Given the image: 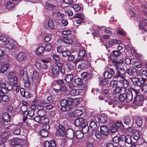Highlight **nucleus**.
Instances as JSON below:
<instances>
[{
	"instance_id": "f257e3e1",
	"label": "nucleus",
	"mask_w": 147,
	"mask_h": 147,
	"mask_svg": "<svg viewBox=\"0 0 147 147\" xmlns=\"http://www.w3.org/2000/svg\"><path fill=\"white\" fill-rule=\"evenodd\" d=\"M109 71L104 73L105 78H110L113 76L114 78L117 79H121L123 80H126L128 78L125 71H121L116 69H114L112 68H109Z\"/></svg>"
},
{
	"instance_id": "f03ea898",
	"label": "nucleus",
	"mask_w": 147,
	"mask_h": 147,
	"mask_svg": "<svg viewBox=\"0 0 147 147\" xmlns=\"http://www.w3.org/2000/svg\"><path fill=\"white\" fill-rule=\"evenodd\" d=\"M73 101L71 98H68L67 100H62L60 101V104L61 107V110L63 111H69L71 108V105Z\"/></svg>"
},
{
	"instance_id": "7ed1b4c3",
	"label": "nucleus",
	"mask_w": 147,
	"mask_h": 147,
	"mask_svg": "<svg viewBox=\"0 0 147 147\" xmlns=\"http://www.w3.org/2000/svg\"><path fill=\"white\" fill-rule=\"evenodd\" d=\"M139 90L135 88H132L130 90L128 91L125 96L126 100L128 102L131 101L133 98V94L136 95L138 93Z\"/></svg>"
},
{
	"instance_id": "20e7f679",
	"label": "nucleus",
	"mask_w": 147,
	"mask_h": 147,
	"mask_svg": "<svg viewBox=\"0 0 147 147\" xmlns=\"http://www.w3.org/2000/svg\"><path fill=\"white\" fill-rule=\"evenodd\" d=\"M18 45L16 41L12 40L6 41L5 44V47L9 50L16 49Z\"/></svg>"
},
{
	"instance_id": "39448f33",
	"label": "nucleus",
	"mask_w": 147,
	"mask_h": 147,
	"mask_svg": "<svg viewBox=\"0 0 147 147\" xmlns=\"http://www.w3.org/2000/svg\"><path fill=\"white\" fill-rule=\"evenodd\" d=\"M66 133L65 129L62 125H59V128L56 132V135L58 137L63 136Z\"/></svg>"
},
{
	"instance_id": "423d86ee",
	"label": "nucleus",
	"mask_w": 147,
	"mask_h": 147,
	"mask_svg": "<svg viewBox=\"0 0 147 147\" xmlns=\"http://www.w3.org/2000/svg\"><path fill=\"white\" fill-rule=\"evenodd\" d=\"M83 114V112L81 109H76L74 111L70 112L69 116L72 117H78L81 116Z\"/></svg>"
},
{
	"instance_id": "0eeeda50",
	"label": "nucleus",
	"mask_w": 147,
	"mask_h": 147,
	"mask_svg": "<svg viewBox=\"0 0 147 147\" xmlns=\"http://www.w3.org/2000/svg\"><path fill=\"white\" fill-rule=\"evenodd\" d=\"M134 119V118L131 116H130L124 117L123 121L124 124L129 126H131L133 124Z\"/></svg>"
},
{
	"instance_id": "6e6552de",
	"label": "nucleus",
	"mask_w": 147,
	"mask_h": 147,
	"mask_svg": "<svg viewBox=\"0 0 147 147\" xmlns=\"http://www.w3.org/2000/svg\"><path fill=\"white\" fill-rule=\"evenodd\" d=\"M26 54L25 53L20 52L17 54L16 59L17 61L21 62L24 61L26 59Z\"/></svg>"
},
{
	"instance_id": "1a4fd4ad",
	"label": "nucleus",
	"mask_w": 147,
	"mask_h": 147,
	"mask_svg": "<svg viewBox=\"0 0 147 147\" xmlns=\"http://www.w3.org/2000/svg\"><path fill=\"white\" fill-rule=\"evenodd\" d=\"M61 69L59 68L57 65H54L52 67V74L54 77H57L58 76Z\"/></svg>"
},
{
	"instance_id": "9d476101",
	"label": "nucleus",
	"mask_w": 147,
	"mask_h": 147,
	"mask_svg": "<svg viewBox=\"0 0 147 147\" xmlns=\"http://www.w3.org/2000/svg\"><path fill=\"white\" fill-rule=\"evenodd\" d=\"M106 102H108L109 105L112 106V107L114 108L116 107L117 105L118 104V102L114 99H111L108 97L107 99L105 100Z\"/></svg>"
},
{
	"instance_id": "9b49d317",
	"label": "nucleus",
	"mask_w": 147,
	"mask_h": 147,
	"mask_svg": "<svg viewBox=\"0 0 147 147\" xmlns=\"http://www.w3.org/2000/svg\"><path fill=\"white\" fill-rule=\"evenodd\" d=\"M144 97L142 95H136V96L134 98V102L136 105H140L142 104V102L144 100Z\"/></svg>"
},
{
	"instance_id": "f8f14e48",
	"label": "nucleus",
	"mask_w": 147,
	"mask_h": 147,
	"mask_svg": "<svg viewBox=\"0 0 147 147\" xmlns=\"http://www.w3.org/2000/svg\"><path fill=\"white\" fill-rule=\"evenodd\" d=\"M17 80V78L16 77H15L13 79L10 81L11 82H13V86L15 88L14 89H15L17 92H19L20 89V84L18 82Z\"/></svg>"
},
{
	"instance_id": "ddd939ff",
	"label": "nucleus",
	"mask_w": 147,
	"mask_h": 147,
	"mask_svg": "<svg viewBox=\"0 0 147 147\" xmlns=\"http://www.w3.org/2000/svg\"><path fill=\"white\" fill-rule=\"evenodd\" d=\"M126 75L128 74L129 76H136L138 74L137 69L135 68L132 69H128L125 71Z\"/></svg>"
},
{
	"instance_id": "4468645a",
	"label": "nucleus",
	"mask_w": 147,
	"mask_h": 147,
	"mask_svg": "<svg viewBox=\"0 0 147 147\" xmlns=\"http://www.w3.org/2000/svg\"><path fill=\"white\" fill-rule=\"evenodd\" d=\"M122 140H124L125 142L129 144H132V137L130 135H127L125 136H121Z\"/></svg>"
},
{
	"instance_id": "2eb2a0df",
	"label": "nucleus",
	"mask_w": 147,
	"mask_h": 147,
	"mask_svg": "<svg viewBox=\"0 0 147 147\" xmlns=\"http://www.w3.org/2000/svg\"><path fill=\"white\" fill-rule=\"evenodd\" d=\"M122 41L119 39H112L108 41V47H111L113 45L116 44L121 43Z\"/></svg>"
},
{
	"instance_id": "dca6fc26",
	"label": "nucleus",
	"mask_w": 147,
	"mask_h": 147,
	"mask_svg": "<svg viewBox=\"0 0 147 147\" xmlns=\"http://www.w3.org/2000/svg\"><path fill=\"white\" fill-rule=\"evenodd\" d=\"M109 128L105 125H103L100 128V132L102 135L106 136L109 134Z\"/></svg>"
},
{
	"instance_id": "f3484780",
	"label": "nucleus",
	"mask_w": 147,
	"mask_h": 147,
	"mask_svg": "<svg viewBox=\"0 0 147 147\" xmlns=\"http://www.w3.org/2000/svg\"><path fill=\"white\" fill-rule=\"evenodd\" d=\"M74 132L71 129H69L66 131L65 135L66 138L69 139H72L74 136Z\"/></svg>"
},
{
	"instance_id": "a211bd4d",
	"label": "nucleus",
	"mask_w": 147,
	"mask_h": 147,
	"mask_svg": "<svg viewBox=\"0 0 147 147\" xmlns=\"http://www.w3.org/2000/svg\"><path fill=\"white\" fill-rule=\"evenodd\" d=\"M62 40L63 42L67 44H71L73 42L72 38L67 35L64 36Z\"/></svg>"
},
{
	"instance_id": "6ab92c4d",
	"label": "nucleus",
	"mask_w": 147,
	"mask_h": 147,
	"mask_svg": "<svg viewBox=\"0 0 147 147\" xmlns=\"http://www.w3.org/2000/svg\"><path fill=\"white\" fill-rule=\"evenodd\" d=\"M74 123L76 126H80L81 127L85 124L84 119L82 118L76 119L74 121Z\"/></svg>"
},
{
	"instance_id": "aec40b11",
	"label": "nucleus",
	"mask_w": 147,
	"mask_h": 147,
	"mask_svg": "<svg viewBox=\"0 0 147 147\" xmlns=\"http://www.w3.org/2000/svg\"><path fill=\"white\" fill-rule=\"evenodd\" d=\"M78 56L77 61H82L85 59V51L83 50H80L78 52Z\"/></svg>"
},
{
	"instance_id": "412c9836",
	"label": "nucleus",
	"mask_w": 147,
	"mask_h": 147,
	"mask_svg": "<svg viewBox=\"0 0 147 147\" xmlns=\"http://www.w3.org/2000/svg\"><path fill=\"white\" fill-rule=\"evenodd\" d=\"M107 117L106 115L102 114L99 116L98 119L100 123H105L107 121Z\"/></svg>"
},
{
	"instance_id": "4be33fe9",
	"label": "nucleus",
	"mask_w": 147,
	"mask_h": 147,
	"mask_svg": "<svg viewBox=\"0 0 147 147\" xmlns=\"http://www.w3.org/2000/svg\"><path fill=\"white\" fill-rule=\"evenodd\" d=\"M46 126V128L44 129H42L40 132L41 135L43 137H46L48 134V130L49 129L50 127L49 125H47Z\"/></svg>"
},
{
	"instance_id": "5701e85b",
	"label": "nucleus",
	"mask_w": 147,
	"mask_h": 147,
	"mask_svg": "<svg viewBox=\"0 0 147 147\" xmlns=\"http://www.w3.org/2000/svg\"><path fill=\"white\" fill-rule=\"evenodd\" d=\"M9 66V64L6 63L3 64L0 68V73H5L8 69Z\"/></svg>"
},
{
	"instance_id": "b1692460",
	"label": "nucleus",
	"mask_w": 147,
	"mask_h": 147,
	"mask_svg": "<svg viewBox=\"0 0 147 147\" xmlns=\"http://www.w3.org/2000/svg\"><path fill=\"white\" fill-rule=\"evenodd\" d=\"M9 135V133L7 131L4 132L2 134L1 136V138L2 142H7Z\"/></svg>"
},
{
	"instance_id": "393cba45",
	"label": "nucleus",
	"mask_w": 147,
	"mask_h": 147,
	"mask_svg": "<svg viewBox=\"0 0 147 147\" xmlns=\"http://www.w3.org/2000/svg\"><path fill=\"white\" fill-rule=\"evenodd\" d=\"M121 54V52L119 50H114L111 53L110 56L111 58L116 59Z\"/></svg>"
},
{
	"instance_id": "a878e982",
	"label": "nucleus",
	"mask_w": 147,
	"mask_h": 147,
	"mask_svg": "<svg viewBox=\"0 0 147 147\" xmlns=\"http://www.w3.org/2000/svg\"><path fill=\"white\" fill-rule=\"evenodd\" d=\"M22 141L21 139H19L17 138H15L13 139H12L11 140V145L15 147L16 145L19 144V143H21Z\"/></svg>"
},
{
	"instance_id": "bb28decb",
	"label": "nucleus",
	"mask_w": 147,
	"mask_h": 147,
	"mask_svg": "<svg viewBox=\"0 0 147 147\" xmlns=\"http://www.w3.org/2000/svg\"><path fill=\"white\" fill-rule=\"evenodd\" d=\"M140 29L144 30H145L144 27L147 26V19H144L143 20L140 21Z\"/></svg>"
},
{
	"instance_id": "cd10ccee",
	"label": "nucleus",
	"mask_w": 147,
	"mask_h": 147,
	"mask_svg": "<svg viewBox=\"0 0 147 147\" xmlns=\"http://www.w3.org/2000/svg\"><path fill=\"white\" fill-rule=\"evenodd\" d=\"M40 107V106L38 105L37 109H38V113L39 116L42 117L45 116L46 113V112L45 110L43 109V107H42V109H40L39 108Z\"/></svg>"
},
{
	"instance_id": "c85d7f7f",
	"label": "nucleus",
	"mask_w": 147,
	"mask_h": 147,
	"mask_svg": "<svg viewBox=\"0 0 147 147\" xmlns=\"http://www.w3.org/2000/svg\"><path fill=\"white\" fill-rule=\"evenodd\" d=\"M146 81V78H144L142 77L141 78H140L138 82L135 83V85L139 87H141L143 84Z\"/></svg>"
},
{
	"instance_id": "c756f323",
	"label": "nucleus",
	"mask_w": 147,
	"mask_h": 147,
	"mask_svg": "<svg viewBox=\"0 0 147 147\" xmlns=\"http://www.w3.org/2000/svg\"><path fill=\"white\" fill-rule=\"evenodd\" d=\"M39 74L36 71H34L33 72L32 76V81L34 82H36L37 81L39 80Z\"/></svg>"
},
{
	"instance_id": "7c9ffc66",
	"label": "nucleus",
	"mask_w": 147,
	"mask_h": 147,
	"mask_svg": "<svg viewBox=\"0 0 147 147\" xmlns=\"http://www.w3.org/2000/svg\"><path fill=\"white\" fill-rule=\"evenodd\" d=\"M44 51V48L42 47H40L36 50V55L39 56L42 55L43 54Z\"/></svg>"
},
{
	"instance_id": "2f4dec72",
	"label": "nucleus",
	"mask_w": 147,
	"mask_h": 147,
	"mask_svg": "<svg viewBox=\"0 0 147 147\" xmlns=\"http://www.w3.org/2000/svg\"><path fill=\"white\" fill-rule=\"evenodd\" d=\"M2 118L4 121L7 122L10 120V116L9 114L7 113H5L2 114Z\"/></svg>"
},
{
	"instance_id": "473e14b6",
	"label": "nucleus",
	"mask_w": 147,
	"mask_h": 147,
	"mask_svg": "<svg viewBox=\"0 0 147 147\" xmlns=\"http://www.w3.org/2000/svg\"><path fill=\"white\" fill-rule=\"evenodd\" d=\"M90 127L92 129L94 130H96L97 128V124L94 121H91L89 124Z\"/></svg>"
},
{
	"instance_id": "72a5a7b5",
	"label": "nucleus",
	"mask_w": 147,
	"mask_h": 147,
	"mask_svg": "<svg viewBox=\"0 0 147 147\" xmlns=\"http://www.w3.org/2000/svg\"><path fill=\"white\" fill-rule=\"evenodd\" d=\"M76 136L77 138L79 139H81L83 137L84 133L80 131H77L76 132Z\"/></svg>"
},
{
	"instance_id": "f704fd0d",
	"label": "nucleus",
	"mask_w": 147,
	"mask_h": 147,
	"mask_svg": "<svg viewBox=\"0 0 147 147\" xmlns=\"http://www.w3.org/2000/svg\"><path fill=\"white\" fill-rule=\"evenodd\" d=\"M7 78L9 80H11L13 79L15 77H16L15 76L14 73L12 71L10 72L7 74Z\"/></svg>"
},
{
	"instance_id": "c9c22d12",
	"label": "nucleus",
	"mask_w": 147,
	"mask_h": 147,
	"mask_svg": "<svg viewBox=\"0 0 147 147\" xmlns=\"http://www.w3.org/2000/svg\"><path fill=\"white\" fill-rule=\"evenodd\" d=\"M73 79V75L71 74H69L65 76V81L67 82H70Z\"/></svg>"
},
{
	"instance_id": "e433bc0d",
	"label": "nucleus",
	"mask_w": 147,
	"mask_h": 147,
	"mask_svg": "<svg viewBox=\"0 0 147 147\" xmlns=\"http://www.w3.org/2000/svg\"><path fill=\"white\" fill-rule=\"evenodd\" d=\"M81 127L82 128V132L83 133L86 134L88 133V131L89 129L88 125H87L85 124L84 125L82 126Z\"/></svg>"
},
{
	"instance_id": "4c0bfd02",
	"label": "nucleus",
	"mask_w": 147,
	"mask_h": 147,
	"mask_svg": "<svg viewBox=\"0 0 147 147\" xmlns=\"http://www.w3.org/2000/svg\"><path fill=\"white\" fill-rule=\"evenodd\" d=\"M75 84L78 86H81L83 84V81L80 78L75 79L74 81Z\"/></svg>"
},
{
	"instance_id": "58836bf2",
	"label": "nucleus",
	"mask_w": 147,
	"mask_h": 147,
	"mask_svg": "<svg viewBox=\"0 0 147 147\" xmlns=\"http://www.w3.org/2000/svg\"><path fill=\"white\" fill-rule=\"evenodd\" d=\"M71 95L73 96L78 95L80 94V90L79 89L72 90L70 92Z\"/></svg>"
},
{
	"instance_id": "ea45409f",
	"label": "nucleus",
	"mask_w": 147,
	"mask_h": 147,
	"mask_svg": "<svg viewBox=\"0 0 147 147\" xmlns=\"http://www.w3.org/2000/svg\"><path fill=\"white\" fill-rule=\"evenodd\" d=\"M49 119L47 117H42L41 119V123L42 124H48L49 123Z\"/></svg>"
},
{
	"instance_id": "a19ab883",
	"label": "nucleus",
	"mask_w": 147,
	"mask_h": 147,
	"mask_svg": "<svg viewBox=\"0 0 147 147\" xmlns=\"http://www.w3.org/2000/svg\"><path fill=\"white\" fill-rule=\"evenodd\" d=\"M15 6L14 3L11 1H9L7 3L6 7L9 10L12 9Z\"/></svg>"
},
{
	"instance_id": "79ce46f5",
	"label": "nucleus",
	"mask_w": 147,
	"mask_h": 147,
	"mask_svg": "<svg viewBox=\"0 0 147 147\" xmlns=\"http://www.w3.org/2000/svg\"><path fill=\"white\" fill-rule=\"evenodd\" d=\"M126 142H125L124 140H122V137L121 136V140L119 143L118 144V146L119 147H127V146L126 145Z\"/></svg>"
},
{
	"instance_id": "37998d69",
	"label": "nucleus",
	"mask_w": 147,
	"mask_h": 147,
	"mask_svg": "<svg viewBox=\"0 0 147 147\" xmlns=\"http://www.w3.org/2000/svg\"><path fill=\"white\" fill-rule=\"evenodd\" d=\"M105 78L103 79L100 81V83L102 86H105L108 84L109 82V78Z\"/></svg>"
},
{
	"instance_id": "c03bdc74",
	"label": "nucleus",
	"mask_w": 147,
	"mask_h": 147,
	"mask_svg": "<svg viewBox=\"0 0 147 147\" xmlns=\"http://www.w3.org/2000/svg\"><path fill=\"white\" fill-rule=\"evenodd\" d=\"M136 123L138 126H141L142 124L143 121L142 118L140 117L138 118L136 121Z\"/></svg>"
},
{
	"instance_id": "a18cd8bd",
	"label": "nucleus",
	"mask_w": 147,
	"mask_h": 147,
	"mask_svg": "<svg viewBox=\"0 0 147 147\" xmlns=\"http://www.w3.org/2000/svg\"><path fill=\"white\" fill-rule=\"evenodd\" d=\"M120 140L121 137L119 138L117 136L114 137L113 138V142L116 144H118Z\"/></svg>"
},
{
	"instance_id": "49530a36",
	"label": "nucleus",
	"mask_w": 147,
	"mask_h": 147,
	"mask_svg": "<svg viewBox=\"0 0 147 147\" xmlns=\"http://www.w3.org/2000/svg\"><path fill=\"white\" fill-rule=\"evenodd\" d=\"M48 25L49 27L51 29H53L54 27V24L53 20H49L48 21Z\"/></svg>"
},
{
	"instance_id": "de8ad7c7",
	"label": "nucleus",
	"mask_w": 147,
	"mask_h": 147,
	"mask_svg": "<svg viewBox=\"0 0 147 147\" xmlns=\"http://www.w3.org/2000/svg\"><path fill=\"white\" fill-rule=\"evenodd\" d=\"M3 88H4V89L7 90H11L13 88V85L12 84L8 83L6 86L3 87Z\"/></svg>"
},
{
	"instance_id": "09e8293b",
	"label": "nucleus",
	"mask_w": 147,
	"mask_h": 147,
	"mask_svg": "<svg viewBox=\"0 0 147 147\" xmlns=\"http://www.w3.org/2000/svg\"><path fill=\"white\" fill-rule=\"evenodd\" d=\"M46 6L49 10H52L55 7V6L47 2L45 3Z\"/></svg>"
},
{
	"instance_id": "8fccbe9b",
	"label": "nucleus",
	"mask_w": 147,
	"mask_h": 147,
	"mask_svg": "<svg viewBox=\"0 0 147 147\" xmlns=\"http://www.w3.org/2000/svg\"><path fill=\"white\" fill-rule=\"evenodd\" d=\"M62 3L64 4L71 5L74 3V1L73 0H63Z\"/></svg>"
},
{
	"instance_id": "3c124183",
	"label": "nucleus",
	"mask_w": 147,
	"mask_h": 147,
	"mask_svg": "<svg viewBox=\"0 0 147 147\" xmlns=\"http://www.w3.org/2000/svg\"><path fill=\"white\" fill-rule=\"evenodd\" d=\"M60 33L65 35H67V34H69L71 33V31L69 30H61L59 31Z\"/></svg>"
},
{
	"instance_id": "603ef678",
	"label": "nucleus",
	"mask_w": 147,
	"mask_h": 147,
	"mask_svg": "<svg viewBox=\"0 0 147 147\" xmlns=\"http://www.w3.org/2000/svg\"><path fill=\"white\" fill-rule=\"evenodd\" d=\"M101 93L103 95H108L109 94V91L106 89H102L101 90Z\"/></svg>"
},
{
	"instance_id": "864d4df0",
	"label": "nucleus",
	"mask_w": 147,
	"mask_h": 147,
	"mask_svg": "<svg viewBox=\"0 0 147 147\" xmlns=\"http://www.w3.org/2000/svg\"><path fill=\"white\" fill-rule=\"evenodd\" d=\"M5 79L4 77H0V86H6L7 84L5 82Z\"/></svg>"
},
{
	"instance_id": "5fc2aeb1",
	"label": "nucleus",
	"mask_w": 147,
	"mask_h": 147,
	"mask_svg": "<svg viewBox=\"0 0 147 147\" xmlns=\"http://www.w3.org/2000/svg\"><path fill=\"white\" fill-rule=\"evenodd\" d=\"M52 48V46L50 44H48L45 45L44 49L46 51H50L51 50Z\"/></svg>"
},
{
	"instance_id": "6e6d98bb",
	"label": "nucleus",
	"mask_w": 147,
	"mask_h": 147,
	"mask_svg": "<svg viewBox=\"0 0 147 147\" xmlns=\"http://www.w3.org/2000/svg\"><path fill=\"white\" fill-rule=\"evenodd\" d=\"M114 125L117 128L122 127H123V124L122 122L121 121H117L114 123Z\"/></svg>"
},
{
	"instance_id": "4d7b16f0",
	"label": "nucleus",
	"mask_w": 147,
	"mask_h": 147,
	"mask_svg": "<svg viewBox=\"0 0 147 147\" xmlns=\"http://www.w3.org/2000/svg\"><path fill=\"white\" fill-rule=\"evenodd\" d=\"M52 36L50 34L47 35L45 37L44 40L47 42H49L51 39Z\"/></svg>"
},
{
	"instance_id": "13d9d810",
	"label": "nucleus",
	"mask_w": 147,
	"mask_h": 147,
	"mask_svg": "<svg viewBox=\"0 0 147 147\" xmlns=\"http://www.w3.org/2000/svg\"><path fill=\"white\" fill-rule=\"evenodd\" d=\"M134 138L136 140H137L140 137V135L138 132H136L133 133Z\"/></svg>"
},
{
	"instance_id": "bf43d9fd",
	"label": "nucleus",
	"mask_w": 147,
	"mask_h": 147,
	"mask_svg": "<svg viewBox=\"0 0 147 147\" xmlns=\"http://www.w3.org/2000/svg\"><path fill=\"white\" fill-rule=\"evenodd\" d=\"M72 7L76 11H78L81 9V7L76 4H75Z\"/></svg>"
},
{
	"instance_id": "052dcab7",
	"label": "nucleus",
	"mask_w": 147,
	"mask_h": 147,
	"mask_svg": "<svg viewBox=\"0 0 147 147\" xmlns=\"http://www.w3.org/2000/svg\"><path fill=\"white\" fill-rule=\"evenodd\" d=\"M60 90L63 92H66L67 91V88L66 86L64 84L61 85L60 87Z\"/></svg>"
},
{
	"instance_id": "680f3d73",
	"label": "nucleus",
	"mask_w": 147,
	"mask_h": 147,
	"mask_svg": "<svg viewBox=\"0 0 147 147\" xmlns=\"http://www.w3.org/2000/svg\"><path fill=\"white\" fill-rule=\"evenodd\" d=\"M134 65L135 67L138 68H140L142 66L141 64L138 61L134 62Z\"/></svg>"
},
{
	"instance_id": "e2e57ef3",
	"label": "nucleus",
	"mask_w": 147,
	"mask_h": 147,
	"mask_svg": "<svg viewBox=\"0 0 147 147\" xmlns=\"http://www.w3.org/2000/svg\"><path fill=\"white\" fill-rule=\"evenodd\" d=\"M102 135L101 132L100 133L98 131H96L95 133V136L98 139H100L102 138Z\"/></svg>"
},
{
	"instance_id": "0e129e2a",
	"label": "nucleus",
	"mask_w": 147,
	"mask_h": 147,
	"mask_svg": "<svg viewBox=\"0 0 147 147\" xmlns=\"http://www.w3.org/2000/svg\"><path fill=\"white\" fill-rule=\"evenodd\" d=\"M2 100L5 102H7L9 100V98L6 95H4L3 93H2Z\"/></svg>"
},
{
	"instance_id": "69168bd1",
	"label": "nucleus",
	"mask_w": 147,
	"mask_h": 147,
	"mask_svg": "<svg viewBox=\"0 0 147 147\" xmlns=\"http://www.w3.org/2000/svg\"><path fill=\"white\" fill-rule=\"evenodd\" d=\"M23 96L26 98H30L32 96V95L28 91H25V92H24V94H23Z\"/></svg>"
},
{
	"instance_id": "338daca9",
	"label": "nucleus",
	"mask_w": 147,
	"mask_h": 147,
	"mask_svg": "<svg viewBox=\"0 0 147 147\" xmlns=\"http://www.w3.org/2000/svg\"><path fill=\"white\" fill-rule=\"evenodd\" d=\"M117 128L115 125L114 124L110 127V130L111 132H115L117 131Z\"/></svg>"
},
{
	"instance_id": "774afa93",
	"label": "nucleus",
	"mask_w": 147,
	"mask_h": 147,
	"mask_svg": "<svg viewBox=\"0 0 147 147\" xmlns=\"http://www.w3.org/2000/svg\"><path fill=\"white\" fill-rule=\"evenodd\" d=\"M141 91L144 93L147 92V84H144L143 86Z\"/></svg>"
}]
</instances>
